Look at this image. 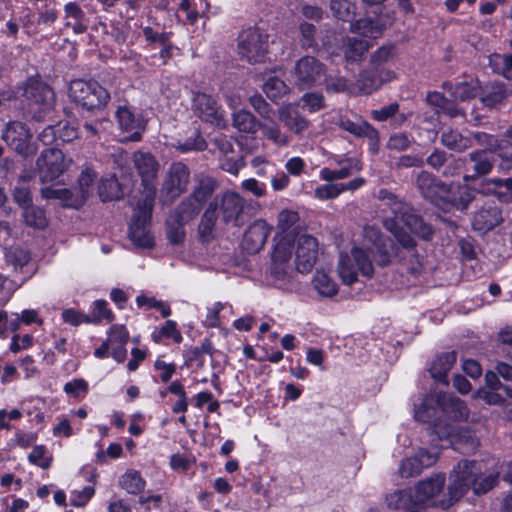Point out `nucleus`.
<instances>
[{
	"label": "nucleus",
	"mask_w": 512,
	"mask_h": 512,
	"mask_svg": "<svg viewBox=\"0 0 512 512\" xmlns=\"http://www.w3.org/2000/svg\"><path fill=\"white\" fill-rule=\"evenodd\" d=\"M483 467L480 462L463 460L458 462L449 477L447 492H444L445 476L435 474L417 482L413 488L397 490L385 498L391 510H409L412 507L448 509L472 488L475 494H484L494 487L498 473L480 479Z\"/></svg>",
	"instance_id": "f257e3e1"
},
{
	"label": "nucleus",
	"mask_w": 512,
	"mask_h": 512,
	"mask_svg": "<svg viewBox=\"0 0 512 512\" xmlns=\"http://www.w3.org/2000/svg\"><path fill=\"white\" fill-rule=\"evenodd\" d=\"M378 199L382 202L383 209H389L385 215L383 224L388 231H390L406 250L405 259L409 258L407 269L412 274H417L421 271L422 261L418 255L414 253L412 248L415 241L409 232L428 239L432 234V229L429 225L414 214L409 204L398 199L391 192L382 189L378 192Z\"/></svg>",
	"instance_id": "f03ea898"
},
{
	"label": "nucleus",
	"mask_w": 512,
	"mask_h": 512,
	"mask_svg": "<svg viewBox=\"0 0 512 512\" xmlns=\"http://www.w3.org/2000/svg\"><path fill=\"white\" fill-rule=\"evenodd\" d=\"M393 251L391 240L384 239L378 228L366 226L361 246L354 247L350 254H340L338 275L345 285L354 284L359 275L370 278L374 273L371 257L378 265L384 266L391 261Z\"/></svg>",
	"instance_id": "7ed1b4c3"
},
{
	"label": "nucleus",
	"mask_w": 512,
	"mask_h": 512,
	"mask_svg": "<svg viewBox=\"0 0 512 512\" xmlns=\"http://www.w3.org/2000/svg\"><path fill=\"white\" fill-rule=\"evenodd\" d=\"M299 215L293 210H283L278 216V227L281 230L275 237V245L271 255L270 278L274 287L291 291L295 287L294 269L291 258L294 251L293 235Z\"/></svg>",
	"instance_id": "20e7f679"
},
{
	"label": "nucleus",
	"mask_w": 512,
	"mask_h": 512,
	"mask_svg": "<svg viewBox=\"0 0 512 512\" xmlns=\"http://www.w3.org/2000/svg\"><path fill=\"white\" fill-rule=\"evenodd\" d=\"M365 10V17L350 24L351 31L359 37H349L343 42L342 50L349 61H358L372 46L373 40L381 37L383 30L391 24L388 16L381 15V2H359Z\"/></svg>",
	"instance_id": "39448f33"
},
{
	"label": "nucleus",
	"mask_w": 512,
	"mask_h": 512,
	"mask_svg": "<svg viewBox=\"0 0 512 512\" xmlns=\"http://www.w3.org/2000/svg\"><path fill=\"white\" fill-rule=\"evenodd\" d=\"M413 405L414 418L423 423H433L435 432L436 424H446L442 417L454 421L468 418V410L459 398L437 391L419 397Z\"/></svg>",
	"instance_id": "423d86ee"
},
{
	"label": "nucleus",
	"mask_w": 512,
	"mask_h": 512,
	"mask_svg": "<svg viewBox=\"0 0 512 512\" xmlns=\"http://www.w3.org/2000/svg\"><path fill=\"white\" fill-rule=\"evenodd\" d=\"M153 206L154 191L149 189L146 195L138 201L129 227L131 241L141 248H152L154 246V237L149 229Z\"/></svg>",
	"instance_id": "0eeeda50"
},
{
	"label": "nucleus",
	"mask_w": 512,
	"mask_h": 512,
	"mask_svg": "<svg viewBox=\"0 0 512 512\" xmlns=\"http://www.w3.org/2000/svg\"><path fill=\"white\" fill-rule=\"evenodd\" d=\"M23 96L27 101L29 113L38 121L47 118L55 105V93L38 78H29L23 86Z\"/></svg>",
	"instance_id": "6e6552de"
},
{
	"label": "nucleus",
	"mask_w": 512,
	"mask_h": 512,
	"mask_svg": "<svg viewBox=\"0 0 512 512\" xmlns=\"http://www.w3.org/2000/svg\"><path fill=\"white\" fill-rule=\"evenodd\" d=\"M69 97L78 106L88 111L104 107L110 95L96 81L74 80L69 86Z\"/></svg>",
	"instance_id": "1a4fd4ad"
},
{
	"label": "nucleus",
	"mask_w": 512,
	"mask_h": 512,
	"mask_svg": "<svg viewBox=\"0 0 512 512\" xmlns=\"http://www.w3.org/2000/svg\"><path fill=\"white\" fill-rule=\"evenodd\" d=\"M71 158L56 148L45 149L37 158V170L42 183L56 181L71 165Z\"/></svg>",
	"instance_id": "9d476101"
},
{
	"label": "nucleus",
	"mask_w": 512,
	"mask_h": 512,
	"mask_svg": "<svg viewBox=\"0 0 512 512\" xmlns=\"http://www.w3.org/2000/svg\"><path fill=\"white\" fill-rule=\"evenodd\" d=\"M268 36L257 28L241 32L238 38V53L249 63L263 62L266 58Z\"/></svg>",
	"instance_id": "9b49d317"
},
{
	"label": "nucleus",
	"mask_w": 512,
	"mask_h": 512,
	"mask_svg": "<svg viewBox=\"0 0 512 512\" xmlns=\"http://www.w3.org/2000/svg\"><path fill=\"white\" fill-rule=\"evenodd\" d=\"M190 182L189 168L182 162L173 163L166 174L160 193V201L169 204L187 189Z\"/></svg>",
	"instance_id": "f8f14e48"
},
{
	"label": "nucleus",
	"mask_w": 512,
	"mask_h": 512,
	"mask_svg": "<svg viewBox=\"0 0 512 512\" xmlns=\"http://www.w3.org/2000/svg\"><path fill=\"white\" fill-rule=\"evenodd\" d=\"M325 66L312 56L301 57L295 63L291 77L299 89H307L320 84L325 77Z\"/></svg>",
	"instance_id": "ddd939ff"
},
{
	"label": "nucleus",
	"mask_w": 512,
	"mask_h": 512,
	"mask_svg": "<svg viewBox=\"0 0 512 512\" xmlns=\"http://www.w3.org/2000/svg\"><path fill=\"white\" fill-rule=\"evenodd\" d=\"M214 201L218 202L217 214L225 224L240 227L245 223V200L238 193L226 191Z\"/></svg>",
	"instance_id": "4468645a"
},
{
	"label": "nucleus",
	"mask_w": 512,
	"mask_h": 512,
	"mask_svg": "<svg viewBox=\"0 0 512 512\" xmlns=\"http://www.w3.org/2000/svg\"><path fill=\"white\" fill-rule=\"evenodd\" d=\"M2 138L8 146L20 155L29 156L36 151V147L32 143V133L22 122H9L3 131Z\"/></svg>",
	"instance_id": "2eb2a0df"
},
{
	"label": "nucleus",
	"mask_w": 512,
	"mask_h": 512,
	"mask_svg": "<svg viewBox=\"0 0 512 512\" xmlns=\"http://www.w3.org/2000/svg\"><path fill=\"white\" fill-rule=\"evenodd\" d=\"M318 258V241L310 235H300L295 248V269L302 274L308 273Z\"/></svg>",
	"instance_id": "dca6fc26"
},
{
	"label": "nucleus",
	"mask_w": 512,
	"mask_h": 512,
	"mask_svg": "<svg viewBox=\"0 0 512 512\" xmlns=\"http://www.w3.org/2000/svg\"><path fill=\"white\" fill-rule=\"evenodd\" d=\"M194 112L204 121L218 127L225 126L224 113L216 100L206 93H194L192 98Z\"/></svg>",
	"instance_id": "f3484780"
},
{
	"label": "nucleus",
	"mask_w": 512,
	"mask_h": 512,
	"mask_svg": "<svg viewBox=\"0 0 512 512\" xmlns=\"http://www.w3.org/2000/svg\"><path fill=\"white\" fill-rule=\"evenodd\" d=\"M436 435L439 440H447L455 449H460L458 445L466 446L463 452L475 449L477 442L472 431L468 428H459L452 424L441 426L436 424Z\"/></svg>",
	"instance_id": "a211bd4d"
},
{
	"label": "nucleus",
	"mask_w": 512,
	"mask_h": 512,
	"mask_svg": "<svg viewBox=\"0 0 512 512\" xmlns=\"http://www.w3.org/2000/svg\"><path fill=\"white\" fill-rule=\"evenodd\" d=\"M116 119L122 131L131 133L122 141L137 142L141 139V133L145 129V120L142 116L136 115L127 106H121L116 111Z\"/></svg>",
	"instance_id": "6ab92c4d"
},
{
	"label": "nucleus",
	"mask_w": 512,
	"mask_h": 512,
	"mask_svg": "<svg viewBox=\"0 0 512 512\" xmlns=\"http://www.w3.org/2000/svg\"><path fill=\"white\" fill-rule=\"evenodd\" d=\"M280 122L293 134L303 135L311 126V122L305 118L293 103L284 104L278 109Z\"/></svg>",
	"instance_id": "aec40b11"
},
{
	"label": "nucleus",
	"mask_w": 512,
	"mask_h": 512,
	"mask_svg": "<svg viewBox=\"0 0 512 512\" xmlns=\"http://www.w3.org/2000/svg\"><path fill=\"white\" fill-rule=\"evenodd\" d=\"M438 458V452L420 449L413 456L405 458L399 467L402 477L418 475L425 467L433 465Z\"/></svg>",
	"instance_id": "412c9836"
},
{
	"label": "nucleus",
	"mask_w": 512,
	"mask_h": 512,
	"mask_svg": "<svg viewBox=\"0 0 512 512\" xmlns=\"http://www.w3.org/2000/svg\"><path fill=\"white\" fill-rule=\"evenodd\" d=\"M133 162L142 179L144 186L143 197L149 189L155 192V187L152 184L158 172V163L155 158L150 153L137 151L133 154Z\"/></svg>",
	"instance_id": "4be33fe9"
},
{
	"label": "nucleus",
	"mask_w": 512,
	"mask_h": 512,
	"mask_svg": "<svg viewBox=\"0 0 512 512\" xmlns=\"http://www.w3.org/2000/svg\"><path fill=\"white\" fill-rule=\"evenodd\" d=\"M417 187L423 197L431 203L438 207L443 205V196L447 194V185L436 180L433 175L428 172H421L417 177Z\"/></svg>",
	"instance_id": "5701e85b"
},
{
	"label": "nucleus",
	"mask_w": 512,
	"mask_h": 512,
	"mask_svg": "<svg viewBox=\"0 0 512 512\" xmlns=\"http://www.w3.org/2000/svg\"><path fill=\"white\" fill-rule=\"evenodd\" d=\"M271 226L264 220L258 219L254 221L244 234L242 246L248 253H256L260 251L269 234Z\"/></svg>",
	"instance_id": "b1692460"
},
{
	"label": "nucleus",
	"mask_w": 512,
	"mask_h": 512,
	"mask_svg": "<svg viewBox=\"0 0 512 512\" xmlns=\"http://www.w3.org/2000/svg\"><path fill=\"white\" fill-rule=\"evenodd\" d=\"M502 222L501 211L495 203H487L477 210L472 220L474 230L488 232Z\"/></svg>",
	"instance_id": "393cba45"
},
{
	"label": "nucleus",
	"mask_w": 512,
	"mask_h": 512,
	"mask_svg": "<svg viewBox=\"0 0 512 512\" xmlns=\"http://www.w3.org/2000/svg\"><path fill=\"white\" fill-rule=\"evenodd\" d=\"M447 194L443 196V205L440 208L446 209L449 206L458 210L467 209L474 195L467 185L451 184L446 187Z\"/></svg>",
	"instance_id": "a878e982"
},
{
	"label": "nucleus",
	"mask_w": 512,
	"mask_h": 512,
	"mask_svg": "<svg viewBox=\"0 0 512 512\" xmlns=\"http://www.w3.org/2000/svg\"><path fill=\"white\" fill-rule=\"evenodd\" d=\"M129 339V332L123 325H113L108 333L107 343L111 350L112 358L121 363L127 357L126 344Z\"/></svg>",
	"instance_id": "bb28decb"
},
{
	"label": "nucleus",
	"mask_w": 512,
	"mask_h": 512,
	"mask_svg": "<svg viewBox=\"0 0 512 512\" xmlns=\"http://www.w3.org/2000/svg\"><path fill=\"white\" fill-rule=\"evenodd\" d=\"M340 165L339 169H330L324 167L320 170V178L327 182H333L335 180L345 179L351 176L353 173L362 170V164L357 158H347L338 162Z\"/></svg>",
	"instance_id": "cd10ccee"
},
{
	"label": "nucleus",
	"mask_w": 512,
	"mask_h": 512,
	"mask_svg": "<svg viewBox=\"0 0 512 512\" xmlns=\"http://www.w3.org/2000/svg\"><path fill=\"white\" fill-rule=\"evenodd\" d=\"M95 177L96 173L91 169H86L80 174L78 186L72 190L74 192V199L73 202L69 203L72 205V208L81 207L92 194Z\"/></svg>",
	"instance_id": "c85d7f7f"
},
{
	"label": "nucleus",
	"mask_w": 512,
	"mask_h": 512,
	"mask_svg": "<svg viewBox=\"0 0 512 512\" xmlns=\"http://www.w3.org/2000/svg\"><path fill=\"white\" fill-rule=\"evenodd\" d=\"M444 89L450 92L453 101L464 102L478 95L480 86L477 79H470L467 82H459L455 85L445 83Z\"/></svg>",
	"instance_id": "c756f323"
},
{
	"label": "nucleus",
	"mask_w": 512,
	"mask_h": 512,
	"mask_svg": "<svg viewBox=\"0 0 512 512\" xmlns=\"http://www.w3.org/2000/svg\"><path fill=\"white\" fill-rule=\"evenodd\" d=\"M218 202L212 201L204 211L198 226L199 236L203 241H209L213 237V231L218 218Z\"/></svg>",
	"instance_id": "7c9ffc66"
},
{
	"label": "nucleus",
	"mask_w": 512,
	"mask_h": 512,
	"mask_svg": "<svg viewBox=\"0 0 512 512\" xmlns=\"http://www.w3.org/2000/svg\"><path fill=\"white\" fill-rule=\"evenodd\" d=\"M455 362L456 354L454 352L443 353L436 357V359L432 362L429 370L432 378L447 384V374Z\"/></svg>",
	"instance_id": "2f4dec72"
},
{
	"label": "nucleus",
	"mask_w": 512,
	"mask_h": 512,
	"mask_svg": "<svg viewBox=\"0 0 512 512\" xmlns=\"http://www.w3.org/2000/svg\"><path fill=\"white\" fill-rule=\"evenodd\" d=\"M260 129L263 136L277 147H287L290 144V136L286 132H283L279 125L271 118L261 123Z\"/></svg>",
	"instance_id": "473e14b6"
},
{
	"label": "nucleus",
	"mask_w": 512,
	"mask_h": 512,
	"mask_svg": "<svg viewBox=\"0 0 512 512\" xmlns=\"http://www.w3.org/2000/svg\"><path fill=\"white\" fill-rule=\"evenodd\" d=\"M217 187L215 179L209 176H198L196 178V185L194 186L191 199H194L201 206L212 196Z\"/></svg>",
	"instance_id": "72a5a7b5"
},
{
	"label": "nucleus",
	"mask_w": 512,
	"mask_h": 512,
	"mask_svg": "<svg viewBox=\"0 0 512 512\" xmlns=\"http://www.w3.org/2000/svg\"><path fill=\"white\" fill-rule=\"evenodd\" d=\"M313 289L322 297H333L338 292L337 283L324 270H317L312 278Z\"/></svg>",
	"instance_id": "f704fd0d"
},
{
	"label": "nucleus",
	"mask_w": 512,
	"mask_h": 512,
	"mask_svg": "<svg viewBox=\"0 0 512 512\" xmlns=\"http://www.w3.org/2000/svg\"><path fill=\"white\" fill-rule=\"evenodd\" d=\"M427 102L436 108L437 113H444L450 117L462 115V110L457 108L452 101L439 92H431L427 95Z\"/></svg>",
	"instance_id": "c9c22d12"
},
{
	"label": "nucleus",
	"mask_w": 512,
	"mask_h": 512,
	"mask_svg": "<svg viewBox=\"0 0 512 512\" xmlns=\"http://www.w3.org/2000/svg\"><path fill=\"white\" fill-rule=\"evenodd\" d=\"M339 126L355 136H365L372 141L377 139V130L366 121L353 122L350 119L341 118Z\"/></svg>",
	"instance_id": "e433bc0d"
},
{
	"label": "nucleus",
	"mask_w": 512,
	"mask_h": 512,
	"mask_svg": "<svg viewBox=\"0 0 512 512\" xmlns=\"http://www.w3.org/2000/svg\"><path fill=\"white\" fill-rule=\"evenodd\" d=\"M441 143L448 149L458 152L464 151L471 146L470 139L454 129H447L442 133Z\"/></svg>",
	"instance_id": "4c0bfd02"
},
{
	"label": "nucleus",
	"mask_w": 512,
	"mask_h": 512,
	"mask_svg": "<svg viewBox=\"0 0 512 512\" xmlns=\"http://www.w3.org/2000/svg\"><path fill=\"white\" fill-rule=\"evenodd\" d=\"M201 208L202 206L189 196L181 201L172 215L187 224L199 214Z\"/></svg>",
	"instance_id": "58836bf2"
},
{
	"label": "nucleus",
	"mask_w": 512,
	"mask_h": 512,
	"mask_svg": "<svg viewBox=\"0 0 512 512\" xmlns=\"http://www.w3.org/2000/svg\"><path fill=\"white\" fill-rule=\"evenodd\" d=\"M233 126L241 132L255 133L260 124L256 118L246 110H239L233 113Z\"/></svg>",
	"instance_id": "ea45409f"
},
{
	"label": "nucleus",
	"mask_w": 512,
	"mask_h": 512,
	"mask_svg": "<svg viewBox=\"0 0 512 512\" xmlns=\"http://www.w3.org/2000/svg\"><path fill=\"white\" fill-rule=\"evenodd\" d=\"M24 222L31 227L44 229L48 225L45 211L37 206L29 205L23 209Z\"/></svg>",
	"instance_id": "a19ab883"
},
{
	"label": "nucleus",
	"mask_w": 512,
	"mask_h": 512,
	"mask_svg": "<svg viewBox=\"0 0 512 512\" xmlns=\"http://www.w3.org/2000/svg\"><path fill=\"white\" fill-rule=\"evenodd\" d=\"M98 194L102 201L117 199L122 195L120 184L115 176L102 179L98 186Z\"/></svg>",
	"instance_id": "79ce46f5"
},
{
	"label": "nucleus",
	"mask_w": 512,
	"mask_h": 512,
	"mask_svg": "<svg viewBox=\"0 0 512 512\" xmlns=\"http://www.w3.org/2000/svg\"><path fill=\"white\" fill-rule=\"evenodd\" d=\"M151 338L155 343H161L163 338L172 339L175 343H181L183 339L176 322L172 320H167L160 329L155 330Z\"/></svg>",
	"instance_id": "37998d69"
},
{
	"label": "nucleus",
	"mask_w": 512,
	"mask_h": 512,
	"mask_svg": "<svg viewBox=\"0 0 512 512\" xmlns=\"http://www.w3.org/2000/svg\"><path fill=\"white\" fill-rule=\"evenodd\" d=\"M120 485L128 493L137 494L143 491L145 487V481L139 472L130 470L122 475L120 479Z\"/></svg>",
	"instance_id": "c03bdc74"
},
{
	"label": "nucleus",
	"mask_w": 512,
	"mask_h": 512,
	"mask_svg": "<svg viewBox=\"0 0 512 512\" xmlns=\"http://www.w3.org/2000/svg\"><path fill=\"white\" fill-rule=\"evenodd\" d=\"M507 95L504 85L495 83L486 88L485 94L480 98V100L485 106L494 107L504 100Z\"/></svg>",
	"instance_id": "a18cd8bd"
},
{
	"label": "nucleus",
	"mask_w": 512,
	"mask_h": 512,
	"mask_svg": "<svg viewBox=\"0 0 512 512\" xmlns=\"http://www.w3.org/2000/svg\"><path fill=\"white\" fill-rule=\"evenodd\" d=\"M41 196H42V198L47 199V200H50V199L60 200L64 206L72 208V205L69 203L73 202L74 192L70 189L44 187L41 189Z\"/></svg>",
	"instance_id": "49530a36"
},
{
	"label": "nucleus",
	"mask_w": 512,
	"mask_h": 512,
	"mask_svg": "<svg viewBox=\"0 0 512 512\" xmlns=\"http://www.w3.org/2000/svg\"><path fill=\"white\" fill-rule=\"evenodd\" d=\"M263 91L273 101H277L288 92V86L277 77H269L263 84Z\"/></svg>",
	"instance_id": "de8ad7c7"
},
{
	"label": "nucleus",
	"mask_w": 512,
	"mask_h": 512,
	"mask_svg": "<svg viewBox=\"0 0 512 512\" xmlns=\"http://www.w3.org/2000/svg\"><path fill=\"white\" fill-rule=\"evenodd\" d=\"M469 158L475 163L474 171L476 175H485L491 171L493 161L485 150L471 152Z\"/></svg>",
	"instance_id": "09e8293b"
},
{
	"label": "nucleus",
	"mask_w": 512,
	"mask_h": 512,
	"mask_svg": "<svg viewBox=\"0 0 512 512\" xmlns=\"http://www.w3.org/2000/svg\"><path fill=\"white\" fill-rule=\"evenodd\" d=\"M499 157L502 159L500 168L510 170L512 168V128L507 130L505 139L499 142Z\"/></svg>",
	"instance_id": "8fccbe9b"
},
{
	"label": "nucleus",
	"mask_w": 512,
	"mask_h": 512,
	"mask_svg": "<svg viewBox=\"0 0 512 512\" xmlns=\"http://www.w3.org/2000/svg\"><path fill=\"white\" fill-rule=\"evenodd\" d=\"M356 4L357 2H330V9L337 19L353 23Z\"/></svg>",
	"instance_id": "3c124183"
},
{
	"label": "nucleus",
	"mask_w": 512,
	"mask_h": 512,
	"mask_svg": "<svg viewBox=\"0 0 512 512\" xmlns=\"http://www.w3.org/2000/svg\"><path fill=\"white\" fill-rule=\"evenodd\" d=\"M166 225L167 237L171 243L178 244L184 240V226L186 225V223L180 221L178 218L171 214L166 221Z\"/></svg>",
	"instance_id": "603ef678"
},
{
	"label": "nucleus",
	"mask_w": 512,
	"mask_h": 512,
	"mask_svg": "<svg viewBox=\"0 0 512 512\" xmlns=\"http://www.w3.org/2000/svg\"><path fill=\"white\" fill-rule=\"evenodd\" d=\"M489 65L495 72L509 78V73L512 71V54H493L489 57Z\"/></svg>",
	"instance_id": "864d4df0"
},
{
	"label": "nucleus",
	"mask_w": 512,
	"mask_h": 512,
	"mask_svg": "<svg viewBox=\"0 0 512 512\" xmlns=\"http://www.w3.org/2000/svg\"><path fill=\"white\" fill-rule=\"evenodd\" d=\"M30 463L37 465L43 469L50 467L52 462V456L47 453V449L43 445H38L33 448L31 453L28 455Z\"/></svg>",
	"instance_id": "5fc2aeb1"
},
{
	"label": "nucleus",
	"mask_w": 512,
	"mask_h": 512,
	"mask_svg": "<svg viewBox=\"0 0 512 512\" xmlns=\"http://www.w3.org/2000/svg\"><path fill=\"white\" fill-rule=\"evenodd\" d=\"M343 193V187L340 183H327L319 185L314 190V195L320 200H329L338 197Z\"/></svg>",
	"instance_id": "6e6d98bb"
},
{
	"label": "nucleus",
	"mask_w": 512,
	"mask_h": 512,
	"mask_svg": "<svg viewBox=\"0 0 512 512\" xmlns=\"http://www.w3.org/2000/svg\"><path fill=\"white\" fill-rule=\"evenodd\" d=\"M88 382L82 378L73 379L65 383L64 392L74 398H82L88 393Z\"/></svg>",
	"instance_id": "4d7b16f0"
},
{
	"label": "nucleus",
	"mask_w": 512,
	"mask_h": 512,
	"mask_svg": "<svg viewBox=\"0 0 512 512\" xmlns=\"http://www.w3.org/2000/svg\"><path fill=\"white\" fill-rule=\"evenodd\" d=\"M136 303L139 307L146 306L147 308H154L161 312L163 317H169L171 315V309L163 301L157 300L154 297H148L146 295H139L136 298Z\"/></svg>",
	"instance_id": "13d9d810"
},
{
	"label": "nucleus",
	"mask_w": 512,
	"mask_h": 512,
	"mask_svg": "<svg viewBox=\"0 0 512 512\" xmlns=\"http://www.w3.org/2000/svg\"><path fill=\"white\" fill-rule=\"evenodd\" d=\"M6 261L11 264L14 269L23 267L28 263L29 253L21 248H10L5 252Z\"/></svg>",
	"instance_id": "bf43d9fd"
},
{
	"label": "nucleus",
	"mask_w": 512,
	"mask_h": 512,
	"mask_svg": "<svg viewBox=\"0 0 512 512\" xmlns=\"http://www.w3.org/2000/svg\"><path fill=\"white\" fill-rule=\"evenodd\" d=\"M95 489L92 486H85L81 489L71 491L70 502L75 507L85 506L89 500L94 496Z\"/></svg>",
	"instance_id": "052dcab7"
},
{
	"label": "nucleus",
	"mask_w": 512,
	"mask_h": 512,
	"mask_svg": "<svg viewBox=\"0 0 512 512\" xmlns=\"http://www.w3.org/2000/svg\"><path fill=\"white\" fill-rule=\"evenodd\" d=\"M61 318L64 323L72 326H79L83 323L91 322V319L88 315L74 308L64 309L61 313Z\"/></svg>",
	"instance_id": "680f3d73"
},
{
	"label": "nucleus",
	"mask_w": 512,
	"mask_h": 512,
	"mask_svg": "<svg viewBox=\"0 0 512 512\" xmlns=\"http://www.w3.org/2000/svg\"><path fill=\"white\" fill-rule=\"evenodd\" d=\"M358 89L364 94H371L381 86V81L368 72L360 74L357 80Z\"/></svg>",
	"instance_id": "e2e57ef3"
},
{
	"label": "nucleus",
	"mask_w": 512,
	"mask_h": 512,
	"mask_svg": "<svg viewBox=\"0 0 512 512\" xmlns=\"http://www.w3.org/2000/svg\"><path fill=\"white\" fill-rule=\"evenodd\" d=\"M301 101L303 102V109L310 113L317 112L324 107V97L318 92L305 93Z\"/></svg>",
	"instance_id": "0e129e2a"
},
{
	"label": "nucleus",
	"mask_w": 512,
	"mask_h": 512,
	"mask_svg": "<svg viewBox=\"0 0 512 512\" xmlns=\"http://www.w3.org/2000/svg\"><path fill=\"white\" fill-rule=\"evenodd\" d=\"M396 54L394 45H383L371 55V63L380 66L391 60Z\"/></svg>",
	"instance_id": "69168bd1"
},
{
	"label": "nucleus",
	"mask_w": 512,
	"mask_h": 512,
	"mask_svg": "<svg viewBox=\"0 0 512 512\" xmlns=\"http://www.w3.org/2000/svg\"><path fill=\"white\" fill-rule=\"evenodd\" d=\"M412 141L413 138L404 133H395L390 136L387 147L392 150L403 151L410 147Z\"/></svg>",
	"instance_id": "338daca9"
},
{
	"label": "nucleus",
	"mask_w": 512,
	"mask_h": 512,
	"mask_svg": "<svg viewBox=\"0 0 512 512\" xmlns=\"http://www.w3.org/2000/svg\"><path fill=\"white\" fill-rule=\"evenodd\" d=\"M14 201L23 209L31 205V192L27 186L20 184L15 186L13 190Z\"/></svg>",
	"instance_id": "774afa93"
}]
</instances>
